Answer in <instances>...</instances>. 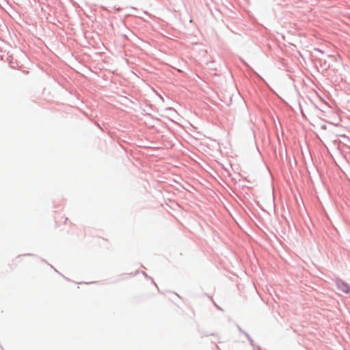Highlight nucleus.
Masks as SVG:
<instances>
[{"label":"nucleus","instance_id":"obj_1","mask_svg":"<svg viewBox=\"0 0 350 350\" xmlns=\"http://www.w3.org/2000/svg\"><path fill=\"white\" fill-rule=\"evenodd\" d=\"M336 286L337 288L341 292L345 293H348L349 292L350 288L349 285L342 280H338L336 281Z\"/></svg>","mask_w":350,"mask_h":350}]
</instances>
